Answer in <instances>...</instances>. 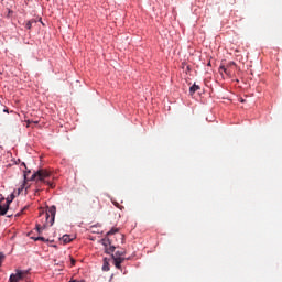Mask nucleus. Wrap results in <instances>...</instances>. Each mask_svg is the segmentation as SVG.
<instances>
[{"label":"nucleus","mask_w":282,"mask_h":282,"mask_svg":"<svg viewBox=\"0 0 282 282\" xmlns=\"http://www.w3.org/2000/svg\"><path fill=\"white\" fill-rule=\"evenodd\" d=\"M23 177L25 182H43V184H46V186H50V188H54V183L48 181L47 178L50 177L51 173L47 170H39L37 172L33 173L32 176L30 177L31 171H25L23 170Z\"/></svg>","instance_id":"1"},{"label":"nucleus","mask_w":282,"mask_h":282,"mask_svg":"<svg viewBox=\"0 0 282 282\" xmlns=\"http://www.w3.org/2000/svg\"><path fill=\"white\" fill-rule=\"evenodd\" d=\"M44 217L46 223L43 226L36 224V230L40 235L45 230L46 226H54V219H56V206H51L44 214Z\"/></svg>","instance_id":"2"},{"label":"nucleus","mask_w":282,"mask_h":282,"mask_svg":"<svg viewBox=\"0 0 282 282\" xmlns=\"http://www.w3.org/2000/svg\"><path fill=\"white\" fill-rule=\"evenodd\" d=\"M127 254V250L121 249L119 251H116L115 254H112L113 265L117 268V270H122V263H124L126 258H123Z\"/></svg>","instance_id":"3"},{"label":"nucleus","mask_w":282,"mask_h":282,"mask_svg":"<svg viewBox=\"0 0 282 282\" xmlns=\"http://www.w3.org/2000/svg\"><path fill=\"white\" fill-rule=\"evenodd\" d=\"M0 215H8V205H6V197L3 195H0Z\"/></svg>","instance_id":"4"},{"label":"nucleus","mask_w":282,"mask_h":282,"mask_svg":"<svg viewBox=\"0 0 282 282\" xmlns=\"http://www.w3.org/2000/svg\"><path fill=\"white\" fill-rule=\"evenodd\" d=\"M14 202V194H11L7 199L4 198V206H8V210H10V203Z\"/></svg>","instance_id":"5"},{"label":"nucleus","mask_w":282,"mask_h":282,"mask_svg":"<svg viewBox=\"0 0 282 282\" xmlns=\"http://www.w3.org/2000/svg\"><path fill=\"white\" fill-rule=\"evenodd\" d=\"M17 275L19 276L18 279H20V281H23L25 276H28V271L18 270Z\"/></svg>","instance_id":"6"},{"label":"nucleus","mask_w":282,"mask_h":282,"mask_svg":"<svg viewBox=\"0 0 282 282\" xmlns=\"http://www.w3.org/2000/svg\"><path fill=\"white\" fill-rule=\"evenodd\" d=\"M199 89H202V87H199L197 84H194L189 87V94L193 96V94H195V91H199Z\"/></svg>","instance_id":"7"},{"label":"nucleus","mask_w":282,"mask_h":282,"mask_svg":"<svg viewBox=\"0 0 282 282\" xmlns=\"http://www.w3.org/2000/svg\"><path fill=\"white\" fill-rule=\"evenodd\" d=\"M101 243H102V246L105 247V250H106V248H107L108 246H111V240L106 237V238H102V239H101Z\"/></svg>","instance_id":"8"},{"label":"nucleus","mask_w":282,"mask_h":282,"mask_svg":"<svg viewBox=\"0 0 282 282\" xmlns=\"http://www.w3.org/2000/svg\"><path fill=\"white\" fill-rule=\"evenodd\" d=\"M105 250L107 254H113V252H116V247L110 245Z\"/></svg>","instance_id":"9"},{"label":"nucleus","mask_w":282,"mask_h":282,"mask_svg":"<svg viewBox=\"0 0 282 282\" xmlns=\"http://www.w3.org/2000/svg\"><path fill=\"white\" fill-rule=\"evenodd\" d=\"M10 282H19L21 281V278H19V275L15 273L11 274L10 275V279H9Z\"/></svg>","instance_id":"10"},{"label":"nucleus","mask_w":282,"mask_h":282,"mask_svg":"<svg viewBox=\"0 0 282 282\" xmlns=\"http://www.w3.org/2000/svg\"><path fill=\"white\" fill-rule=\"evenodd\" d=\"M62 241H63V243H70L72 237L69 235H64L62 237Z\"/></svg>","instance_id":"11"},{"label":"nucleus","mask_w":282,"mask_h":282,"mask_svg":"<svg viewBox=\"0 0 282 282\" xmlns=\"http://www.w3.org/2000/svg\"><path fill=\"white\" fill-rule=\"evenodd\" d=\"M33 23H36V20L32 19V20H29L25 24V28L26 30H32V24Z\"/></svg>","instance_id":"12"},{"label":"nucleus","mask_w":282,"mask_h":282,"mask_svg":"<svg viewBox=\"0 0 282 282\" xmlns=\"http://www.w3.org/2000/svg\"><path fill=\"white\" fill-rule=\"evenodd\" d=\"M119 232L118 228H112L110 231L107 232V237H109L110 235H116Z\"/></svg>","instance_id":"13"},{"label":"nucleus","mask_w":282,"mask_h":282,"mask_svg":"<svg viewBox=\"0 0 282 282\" xmlns=\"http://www.w3.org/2000/svg\"><path fill=\"white\" fill-rule=\"evenodd\" d=\"M4 260H6V254H3V252H0V267Z\"/></svg>","instance_id":"14"},{"label":"nucleus","mask_w":282,"mask_h":282,"mask_svg":"<svg viewBox=\"0 0 282 282\" xmlns=\"http://www.w3.org/2000/svg\"><path fill=\"white\" fill-rule=\"evenodd\" d=\"M33 239H34V241H50V240L45 239L44 237H36Z\"/></svg>","instance_id":"15"},{"label":"nucleus","mask_w":282,"mask_h":282,"mask_svg":"<svg viewBox=\"0 0 282 282\" xmlns=\"http://www.w3.org/2000/svg\"><path fill=\"white\" fill-rule=\"evenodd\" d=\"M227 67H237V64L235 62H229Z\"/></svg>","instance_id":"16"},{"label":"nucleus","mask_w":282,"mask_h":282,"mask_svg":"<svg viewBox=\"0 0 282 282\" xmlns=\"http://www.w3.org/2000/svg\"><path fill=\"white\" fill-rule=\"evenodd\" d=\"M220 69H223V72H225V74H229L228 68H226V66H221Z\"/></svg>","instance_id":"17"},{"label":"nucleus","mask_w":282,"mask_h":282,"mask_svg":"<svg viewBox=\"0 0 282 282\" xmlns=\"http://www.w3.org/2000/svg\"><path fill=\"white\" fill-rule=\"evenodd\" d=\"M76 264V260L72 259V265Z\"/></svg>","instance_id":"18"},{"label":"nucleus","mask_w":282,"mask_h":282,"mask_svg":"<svg viewBox=\"0 0 282 282\" xmlns=\"http://www.w3.org/2000/svg\"><path fill=\"white\" fill-rule=\"evenodd\" d=\"M3 112H4V113H8V112H9V111H8V108H4V109H3Z\"/></svg>","instance_id":"19"},{"label":"nucleus","mask_w":282,"mask_h":282,"mask_svg":"<svg viewBox=\"0 0 282 282\" xmlns=\"http://www.w3.org/2000/svg\"><path fill=\"white\" fill-rule=\"evenodd\" d=\"M21 166H23L24 169H28V166L25 165V163H22Z\"/></svg>","instance_id":"20"},{"label":"nucleus","mask_w":282,"mask_h":282,"mask_svg":"<svg viewBox=\"0 0 282 282\" xmlns=\"http://www.w3.org/2000/svg\"><path fill=\"white\" fill-rule=\"evenodd\" d=\"M77 282H85V280H79V281H77Z\"/></svg>","instance_id":"21"},{"label":"nucleus","mask_w":282,"mask_h":282,"mask_svg":"<svg viewBox=\"0 0 282 282\" xmlns=\"http://www.w3.org/2000/svg\"><path fill=\"white\" fill-rule=\"evenodd\" d=\"M120 237H121V239H123V238H124V236H122V235H120Z\"/></svg>","instance_id":"22"},{"label":"nucleus","mask_w":282,"mask_h":282,"mask_svg":"<svg viewBox=\"0 0 282 282\" xmlns=\"http://www.w3.org/2000/svg\"><path fill=\"white\" fill-rule=\"evenodd\" d=\"M241 102H246V100L241 99Z\"/></svg>","instance_id":"23"}]
</instances>
